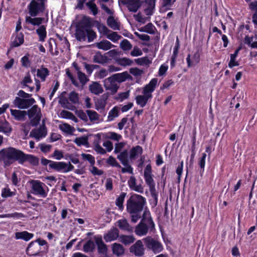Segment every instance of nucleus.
Returning <instances> with one entry per match:
<instances>
[{
    "label": "nucleus",
    "instance_id": "nucleus-1",
    "mask_svg": "<svg viewBox=\"0 0 257 257\" xmlns=\"http://www.w3.org/2000/svg\"><path fill=\"white\" fill-rule=\"evenodd\" d=\"M0 161H3L6 166H9L17 161L20 164L28 162L36 166L39 164V159L32 155L26 154L22 151L13 147H9L0 151Z\"/></svg>",
    "mask_w": 257,
    "mask_h": 257
},
{
    "label": "nucleus",
    "instance_id": "nucleus-2",
    "mask_svg": "<svg viewBox=\"0 0 257 257\" xmlns=\"http://www.w3.org/2000/svg\"><path fill=\"white\" fill-rule=\"evenodd\" d=\"M147 206L146 198L139 194H132L126 201V210L130 215L131 222L137 223L140 220L139 214L146 208Z\"/></svg>",
    "mask_w": 257,
    "mask_h": 257
},
{
    "label": "nucleus",
    "instance_id": "nucleus-3",
    "mask_svg": "<svg viewBox=\"0 0 257 257\" xmlns=\"http://www.w3.org/2000/svg\"><path fill=\"white\" fill-rule=\"evenodd\" d=\"M94 24L88 16H84L76 25L75 38L79 41H84L86 38L91 42L97 37L96 32L92 29Z\"/></svg>",
    "mask_w": 257,
    "mask_h": 257
},
{
    "label": "nucleus",
    "instance_id": "nucleus-4",
    "mask_svg": "<svg viewBox=\"0 0 257 257\" xmlns=\"http://www.w3.org/2000/svg\"><path fill=\"white\" fill-rule=\"evenodd\" d=\"M47 0H32L28 5V13L31 17H37L42 14L46 9Z\"/></svg>",
    "mask_w": 257,
    "mask_h": 257
},
{
    "label": "nucleus",
    "instance_id": "nucleus-5",
    "mask_svg": "<svg viewBox=\"0 0 257 257\" xmlns=\"http://www.w3.org/2000/svg\"><path fill=\"white\" fill-rule=\"evenodd\" d=\"M117 158L120 161L121 163L125 167L121 168L122 173H128L133 174V168L129 164L128 154L127 150H124L121 152L119 155H117Z\"/></svg>",
    "mask_w": 257,
    "mask_h": 257
},
{
    "label": "nucleus",
    "instance_id": "nucleus-6",
    "mask_svg": "<svg viewBox=\"0 0 257 257\" xmlns=\"http://www.w3.org/2000/svg\"><path fill=\"white\" fill-rule=\"evenodd\" d=\"M146 247L152 250L154 253H157L163 249L162 244L158 240L151 237H147L144 239Z\"/></svg>",
    "mask_w": 257,
    "mask_h": 257
},
{
    "label": "nucleus",
    "instance_id": "nucleus-7",
    "mask_svg": "<svg viewBox=\"0 0 257 257\" xmlns=\"http://www.w3.org/2000/svg\"><path fill=\"white\" fill-rule=\"evenodd\" d=\"M35 102L36 101L33 98L24 99L19 97H16L13 103L15 107L19 109H27Z\"/></svg>",
    "mask_w": 257,
    "mask_h": 257
},
{
    "label": "nucleus",
    "instance_id": "nucleus-8",
    "mask_svg": "<svg viewBox=\"0 0 257 257\" xmlns=\"http://www.w3.org/2000/svg\"><path fill=\"white\" fill-rule=\"evenodd\" d=\"M143 214H139L141 221L137 225H155L151 213L148 207L142 211Z\"/></svg>",
    "mask_w": 257,
    "mask_h": 257
},
{
    "label": "nucleus",
    "instance_id": "nucleus-9",
    "mask_svg": "<svg viewBox=\"0 0 257 257\" xmlns=\"http://www.w3.org/2000/svg\"><path fill=\"white\" fill-rule=\"evenodd\" d=\"M130 12L136 13L142 6L141 0H120Z\"/></svg>",
    "mask_w": 257,
    "mask_h": 257
},
{
    "label": "nucleus",
    "instance_id": "nucleus-10",
    "mask_svg": "<svg viewBox=\"0 0 257 257\" xmlns=\"http://www.w3.org/2000/svg\"><path fill=\"white\" fill-rule=\"evenodd\" d=\"M157 78H154L152 79L149 83L143 87L142 93L148 96H151L152 98L153 97L152 93L155 91L157 86Z\"/></svg>",
    "mask_w": 257,
    "mask_h": 257
},
{
    "label": "nucleus",
    "instance_id": "nucleus-11",
    "mask_svg": "<svg viewBox=\"0 0 257 257\" xmlns=\"http://www.w3.org/2000/svg\"><path fill=\"white\" fill-rule=\"evenodd\" d=\"M43 185L45 184L40 181L34 180L32 182V188L36 195H39L42 197H46L47 196V193L43 188Z\"/></svg>",
    "mask_w": 257,
    "mask_h": 257
},
{
    "label": "nucleus",
    "instance_id": "nucleus-12",
    "mask_svg": "<svg viewBox=\"0 0 257 257\" xmlns=\"http://www.w3.org/2000/svg\"><path fill=\"white\" fill-rule=\"evenodd\" d=\"M130 252L138 256H141L144 254V247L141 240H138L130 248Z\"/></svg>",
    "mask_w": 257,
    "mask_h": 257
},
{
    "label": "nucleus",
    "instance_id": "nucleus-13",
    "mask_svg": "<svg viewBox=\"0 0 257 257\" xmlns=\"http://www.w3.org/2000/svg\"><path fill=\"white\" fill-rule=\"evenodd\" d=\"M144 176L145 182L148 185L155 184L153 178L152 166L150 164L146 166L144 170Z\"/></svg>",
    "mask_w": 257,
    "mask_h": 257
},
{
    "label": "nucleus",
    "instance_id": "nucleus-14",
    "mask_svg": "<svg viewBox=\"0 0 257 257\" xmlns=\"http://www.w3.org/2000/svg\"><path fill=\"white\" fill-rule=\"evenodd\" d=\"M47 135V131L45 126L40 127L39 129H33L30 133V137L34 138L39 140L40 138L45 137Z\"/></svg>",
    "mask_w": 257,
    "mask_h": 257
},
{
    "label": "nucleus",
    "instance_id": "nucleus-15",
    "mask_svg": "<svg viewBox=\"0 0 257 257\" xmlns=\"http://www.w3.org/2000/svg\"><path fill=\"white\" fill-rule=\"evenodd\" d=\"M109 60L105 54L102 55L100 51L96 52L93 57V62L101 64L107 63Z\"/></svg>",
    "mask_w": 257,
    "mask_h": 257
},
{
    "label": "nucleus",
    "instance_id": "nucleus-16",
    "mask_svg": "<svg viewBox=\"0 0 257 257\" xmlns=\"http://www.w3.org/2000/svg\"><path fill=\"white\" fill-rule=\"evenodd\" d=\"M44 19V18L42 17H33L30 16H27L25 18V22L27 24L38 26L42 24Z\"/></svg>",
    "mask_w": 257,
    "mask_h": 257
},
{
    "label": "nucleus",
    "instance_id": "nucleus-17",
    "mask_svg": "<svg viewBox=\"0 0 257 257\" xmlns=\"http://www.w3.org/2000/svg\"><path fill=\"white\" fill-rule=\"evenodd\" d=\"M66 167V163L64 162H54L53 161L51 164H49V168L58 172L64 173Z\"/></svg>",
    "mask_w": 257,
    "mask_h": 257
},
{
    "label": "nucleus",
    "instance_id": "nucleus-18",
    "mask_svg": "<svg viewBox=\"0 0 257 257\" xmlns=\"http://www.w3.org/2000/svg\"><path fill=\"white\" fill-rule=\"evenodd\" d=\"M24 42V35L22 32L17 33L14 40L11 43L12 48L18 47Z\"/></svg>",
    "mask_w": 257,
    "mask_h": 257
},
{
    "label": "nucleus",
    "instance_id": "nucleus-19",
    "mask_svg": "<svg viewBox=\"0 0 257 257\" xmlns=\"http://www.w3.org/2000/svg\"><path fill=\"white\" fill-rule=\"evenodd\" d=\"M118 231L116 228H113L109 231L104 236V239L106 242L114 240L118 237Z\"/></svg>",
    "mask_w": 257,
    "mask_h": 257
},
{
    "label": "nucleus",
    "instance_id": "nucleus-20",
    "mask_svg": "<svg viewBox=\"0 0 257 257\" xmlns=\"http://www.w3.org/2000/svg\"><path fill=\"white\" fill-rule=\"evenodd\" d=\"M136 103L141 107H144L148 102L149 99H152L151 96H148L146 94L138 95L136 97Z\"/></svg>",
    "mask_w": 257,
    "mask_h": 257
},
{
    "label": "nucleus",
    "instance_id": "nucleus-21",
    "mask_svg": "<svg viewBox=\"0 0 257 257\" xmlns=\"http://www.w3.org/2000/svg\"><path fill=\"white\" fill-rule=\"evenodd\" d=\"M10 111L12 115L17 120H24L27 115V112L25 110L11 109Z\"/></svg>",
    "mask_w": 257,
    "mask_h": 257
},
{
    "label": "nucleus",
    "instance_id": "nucleus-22",
    "mask_svg": "<svg viewBox=\"0 0 257 257\" xmlns=\"http://www.w3.org/2000/svg\"><path fill=\"white\" fill-rule=\"evenodd\" d=\"M49 74L50 71L47 68L42 66L40 68L37 69V76L41 79L42 81H45Z\"/></svg>",
    "mask_w": 257,
    "mask_h": 257
},
{
    "label": "nucleus",
    "instance_id": "nucleus-23",
    "mask_svg": "<svg viewBox=\"0 0 257 257\" xmlns=\"http://www.w3.org/2000/svg\"><path fill=\"white\" fill-rule=\"evenodd\" d=\"M107 98V96L103 94L101 98L98 99L97 101L95 102V105L96 110H100V111L104 110Z\"/></svg>",
    "mask_w": 257,
    "mask_h": 257
},
{
    "label": "nucleus",
    "instance_id": "nucleus-24",
    "mask_svg": "<svg viewBox=\"0 0 257 257\" xmlns=\"http://www.w3.org/2000/svg\"><path fill=\"white\" fill-rule=\"evenodd\" d=\"M113 77H115L116 81L121 83L126 81L127 79L131 78V76L127 71L122 73H116L113 74Z\"/></svg>",
    "mask_w": 257,
    "mask_h": 257
},
{
    "label": "nucleus",
    "instance_id": "nucleus-25",
    "mask_svg": "<svg viewBox=\"0 0 257 257\" xmlns=\"http://www.w3.org/2000/svg\"><path fill=\"white\" fill-rule=\"evenodd\" d=\"M15 235V237L17 239H21L25 241H28L30 240L34 236L33 234L29 233L27 231L16 232Z\"/></svg>",
    "mask_w": 257,
    "mask_h": 257
},
{
    "label": "nucleus",
    "instance_id": "nucleus-26",
    "mask_svg": "<svg viewBox=\"0 0 257 257\" xmlns=\"http://www.w3.org/2000/svg\"><path fill=\"white\" fill-rule=\"evenodd\" d=\"M89 88L91 93L96 95H98L103 91L101 85L96 82H94L92 84H90Z\"/></svg>",
    "mask_w": 257,
    "mask_h": 257
},
{
    "label": "nucleus",
    "instance_id": "nucleus-27",
    "mask_svg": "<svg viewBox=\"0 0 257 257\" xmlns=\"http://www.w3.org/2000/svg\"><path fill=\"white\" fill-rule=\"evenodd\" d=\"M143 152V148L140 146L133 147L130 152V158L135 159L138 154L142 155Z\"/></svg>",
    "mask_w": 257,
    "mask_h": 257
},
{
    "label": "nucleus",
    "instance_id": "nucleus-28",
    "mask_svg": "<svg viewBox=\"0 0 257 257\" xmlns=\"http://www.w3.org/2000/svg\"><path fill=\"white\" fill-rule=\"evenodd\" d=\"M107 25L114 30H119L120 25L113 16H109L107 19Z\"/></svg>",
    "mask_w": 257,
    "mask_h": 257
},
{
    "label": "nucleus",
    "instance_id": "nucleus-29",
    "mask_svg": "<svg viewBox=\"0 0 257 257\" xmlns=\"http://www.w3.org/2000/svg\"><path fill=\"white\" fill-rule=\"evenodd\" d=\"M96 47L99 49H102L105 51L108 50L113 47V45H112L109 41L103 40L97 43Z\"/></svg>",
    "mask_w": 257,
    "mask_h": 257
},
{
    "label": "nucleus",
    "instance_id": "nucleus-30",
    "mask_svg": "<svg viewBox=\"0 0 257 257\" xmlns=\"http://www.w3.org/2000/svg\"><path fill=\"white\" fill-rule=\"evenodd\" d=\"M36 33L39 36V41L44 42L47 36L46 27L44 25H41L37 30Z\"/></svg>",
    "mask_w": 257,
    "mask_h": 257
},
{
    "label": "nucleus",
    "instance_id": "nucleus-31",
    "mask_svg": "<svg viewBox=\"0 0 257 257\" xmlns=\"http://www.w3.org/2000/svg\"><path fill=\"white\" fill-rule=\"evenodd\" d=\"M126 193L122 192L115 200V205L118 207V209L122 211L124 209L123 202L126 196Z\"/></svg>",
    "mask_w": 257,
    "mask_h": 257
},
{
    "label": "nucleus",
    "instance_id": "nucleus-32",
    "mask_svg": "<svg viewBox=\"0 0 257 257\" xmlns=\"http://www.w3.org/2000/svg\"><path fill=\"white\" fill-rule=\"evenodd\" d=\"M113 253L117 256H119L123 254L124 248L123 246L118 243H114L112 245Z\"/></svg>",
    "mask_w": 257,
    "mask_h": 257
},
{
    "label": "nucleus",
    "instance_id": "nucleus-33",
    "mask_svg": "<svg viewBox=\"0 0 257 257\" xmlns=\"http://www.w3.org/2000/svg\"><path fill=\"white\" fill-rule=\"evenodd\" d=\"M96 243L97 245L98 251L103 254H106L107 252V247L103 242L102 239L101 238H97L96 240Z\"/></svg>",
    "mask_w": 257,
    "mask_h": 257
},
{
    "label": "nucleus",
    "instance_id": "nucleus-34",
    "mask_svg": "<svg viewBox=\"0 0 257 257\" xmlns=\"http://www.w3.org/2000/svg\"><path fill=\"white\" fill-rule=\"evenodd\" d=\"M95 22L96 23V27H97L99 33L106 36L110 32V30L104 24H101L97 21H95Z\"/></svg>",
    "mask_w": 257,
    "mask_h": 257
},
{
    "label": "nucleus",
    "instance_id": "nucleus-35",
    "mask_svg": "<svg viewBox=\"0 0 257 257\" xmlns=\"http://www.w3.org/2000/svg\"><path fill=\"white\" fill-rule=\"evenodd\" d=\"M151 193L152 199H154V206H156L158 204V194L155 189V183L148 185Z\"/></svg>",
    "mask_w": 257,
    "mask_h": 257
},
{
    "label": "nucleus",
    "instance_id": "nucleus-36",
    "mask_svg": "<svg viewBox=\"0 0 257 257\" xmlns=\"http://www.w3.org/2000/svg\"><path fill=\"white\" fill-rule=\"evenodd\" d=\"M119 240L121 242L127 245L133 243L135 239L133 235H121Z\"/></svg>",
    "mask_w": 257,
    "mask_h": 257
},
{
    "label": "nucleus",
    "instance_id": "nucleus-37",
    "mask_svg": "<svg viewBox=\"0 0 257 257\" xmlns=\"http://www.w3.org/2000/svg\"><path fill=\"white\" fill-rule=\"evenodd\" d=\"M155 26L151 23H149L146 26L141 28L139 31L141 32H146L150 34H153L155 33Z\"/></svg>",
    "mask_w": 257,
    "mask_h": 257
},
{
    "label": "nucleus",
    "instance_id": "nucleus-38",
    "mask_svg": "<svg viewBox=\"0 0 257 257\" xmlns=\"http://www.w3.org/2000/svg\"><path fill=\"white\" fill-rule=\"evenodd\" d=\"M116 61L118 65L122 66H131L133 63V60L126 57L118 58Z\"/></svg>",
    "mask_w": 257,
    "mask_h": 257
},
{
    "label": "nucleus",
    "instance_id": "nucleus-39",
    "mask_svg": "<svg viewBox=\"0 0 257 257\" xmlns=\"http://www.w3.org/2000/svg\"><path fill=\"white\" fill-rule=\"evenodd\" d=\"M94 2L95 0H89L86 3V6L92 12L93 15L95 16L98 13V8Z\"/></svg>",
    "mask_w": 257,
    "mask_h": 257
},
{
    "label": "nucleus",
    "instance_id": "nucleus-40",
    "mask_svg": "<svg viewBox=\"0 0 257 257\" xmlns=\"http://www.w3.org/2000/svg\"><path fill=\"white\" fill-rule=\"evenodd\" d=\"M148 231V226H136L135 233L139 236L145 235Z\"/></svg>",
    "mask_w": 257,
    "mask_h": 257
},
{
    "label": "nucleus",
    "instance_id": "nucleus-41",
    "mask_svg": "<svg viewBox=\"0 0 257 257\" xmlns=\"http://www.w3.org/2000/svg\"><path fill=\"white\" fill-rule=\"evenodd\" d=\"M240 48H238L237 49H236L234 53V54H232L230 56V60L228 64V66L229 67L231 68L235 66H238L239 65L237 61H235V59L236 57L237 56L238 53L239 51L240 50Z\"/></svg>",
    "mask_w": 257,
    "mask_h": 257
},
{
    "label": "nucleus",
    "instance_id": "nucleus-42",
    "mask_svg": "<svg viewBox=\"0 0 257 257\" xmlns=\"http://www.w3.org/2000/svg\"><path fill=\"white\" fill-rule=\"evenodd\" d=\"M74 142L78 146H86L88 144V138L87 137H81L76 138Z\"/></svg>",
    "mask_w": 257,
    "mask_h": 257
},
{
    "label": "nucleus",
    "instance_id": "nucleus-43",
    "mask_svg": "<svg viewBox=\"0 0 257 257\" xmlns=\"http://www.w3.org/2000/svg\"><path fill=\"white\" fill-rule=\"evenodd\" d=\"M132 47V45L127 39H123L120 43V47L124 51L130 50Z\"/></svg>",
    "mask_w": 257,
    "mask_h": 257
},
{
    "label": "nucleus",
    "instance_id": "nucleus-44",
    "mask_svg": "<svg viewBox=\"0 0 257 257\" xmlns=\"http://www.w3.org/2000/svg\"><path fill=\"white\" fill-rule=\"evenodd\" d=\"M106 37L107 39L114 43L116 42L122 38L120 35H118L117 33L115 32H112L110 34L108 33L106 35Z\"/></svg>",
    "mask_w": 257,
    "mask_h": 257
},
{
    "label": "nucleus",
    "instance_id": "nucleus-45",
    "mask_svg": "<svg viewBox=\"0 0 257 257\" xmlns=\"http://www.w3.org/2000/svg\"><path fill=\"white\" fill-rule=\"evenodd\" d=\"M106 163L111 167H115L118 168H121L120 165L116 161L115 159L112 156H110L106 160Z\"/></svg>",
    "mask_w": 257,
    "mask_h": 257
},
{
    "label": "nucleus",
    "instance_id": "nucleus-46",
    "mask_svg": "<svg viewBox=\"0 0 257 257\" xmlns=\"http://www.w3.org/2000/svg\"><path fill=\"white\" fill-rule=\"evenodd\" d=\"M79 95L75 91L71 92L69 94V100L73 104H77L79 103Z\"/></svg>",
    "mask_w": 257,
    "mask_h": 257
},
{
    "label": "nucleus",
    "instance_id": "nucleus-47",
    "mask_svg": "<svg viewBox=\"0 0 257 257\" xmlns=\"http://www.w3.org/2000/svg\"><path fill=\"white\" fill-rule=\"evenodd\" d=\"M82 159L85 161H88L91 166H93L95 164V158L92 155L89 154L82 153L81 155Z\"/></svg>",
    "mask_w": 257,
    "mask_h": 257
},
{
    "label": "nucleus",
    "instance_id": "nucleus-48",
    "mask_svg": "<svg viewBox=\"0 0 257 257\" xmlns=\"http://www.w3.org/2000/svg\"><path fill=\"white\" fill-rule=\"evenodd\" d=\"M30 55L29 54H26L21 59L22 66L25 68H28L31 66V61L29 59Z\"/></svg>",
    "mask_w": 257,
    "mask_h": 257
},
{
    "label": "nucleus",
    "instance_id": "nucleus-49",
    "mask_svg": "<svg viewBox=\"0 0 257 257\" xmlns=\"http://www.w3.org/2000/svg\"><path fill=\"white\" fill-rule=\"evenodd\" d=\"M106 138L112 140L118 141L122 138V136L115 132H110L107 133Z\"/></svg>",
    "mask_w": 257,
    "mask_h": 257
},
{
    "label": "nucleus",
    "instance_id": "nucleus-50",
    "mask_svg": "<svg viewBox=\"0 0 257 257\" xmlns=\"http://www.w3.org/2000/svg\"><path fill=\"white\" fill-rule=\"evenodd\" d=\"M86 112L89 117V119L91 121L97 120L98 119V114L96 111L92 110H87Z\"/></svg>",
    "mask_w": 257,
    "mask_h": 257
},
{
    "label": "nucleus",
    "instance_id": "nucleus-51",
    "mask_svg": "<svg viewBox=\"0 0 257 257\" xmlns=\"http://www.w3.org/2000/svg\"><path fill=\"white\" fill-rule=\"evenodd\" d=\"M176 0H162V8L160 9V12L163 11L164 12L167 11L169 9L165 8L167 6H170L176 2Z\"/></svg>",
    "mask_w": 257,
    "mask_h": 257
},
{
    "label": "nucleus",
    "instance_id": "nucleus-52",
    "mask_svg": "<svg viewBox=\"0 0 257 257\" xmlns=\"http://www.w3.org/2000/svg\"><path fill=\"white\" fill-rule=\"evenodd\" d=\"M95 248V244L93 241L89 240L84 245L83 249L85 252L92 251Z\"/></svg>",
    "mask_w": 257,
    "mask_h": 257
},
{
    "label": "nucleus",
    "instance_id": "nucleus-53",
    "mask_svg": "<svg viewBox=\"0 0 257 257\" xmlns=\"http://www.w3.org/2000/svg\"><path fill=\"white\" fill-rule=\"evenodd\" d=\"M78 78L80 82L82 85H85L86 82L89 80L86 75L84 73L82 72L81 71L77 72Z\"/></svg>",
    "mask_w": 257,
    "mask_h": 257
},
{
    "label": "nucleus",
    "instance_id": "nucleus-54",
    "mask_svg": "<svg viewBox=\"0 0 257 257\" xmlns=\"http://www.w3.org/2000/svg\"><path fill=\"white\" fill-rule=\"evenodd\" d=\"M15 195V192L11 191L9 188H5L2 190V196L4 198L12 197Z\"/></svg>",
    "mask_w": 257,
    "mask_h": 257
},
{
    "label": "nucleus",
    "instance_id": "nucleus-55",
    "mask_svg": "<svg viewBox=\"0 0 257 257\" xmlns=\"http://www.w3.org/2000/svg\"><path fill=\"white\" fill-rule=\"evenodd\" d=\"M206 153H203L202 154V156L200 159L199 162V165L201 168L200 172H204V167L205 165V159L206 158Z\"/></svg>",
    "mask_w": 257,
    "mask_h": 257
},
{
    "label": "nucleus",
    "instance_id": "nucleus-56",
    "mask_svg": "<svg viewBox=\"0 0 257 257\" xmlns=\"http://www.w3.org/2000/svg\"><path fill=\"white\" fill-rule=\"evenodd\" d=\"M38 106L37 105H33L30 109L28 110L27 114L28 117L30 118L33 117L34 115H36L37 110H38Z\"/></svg>",
    "mask_w": 257,
    "mask_h": 257
},
{
    "label": "nucleus",
    "instance_id": "nucleus-57",
    "mask_svg": "<svg viewBox=\"0 0 257 257\" xmlns=\"http://www.w3.org/2000/svg\"><path fill=\"white\" fill-rule=\"evenodd\" d=\"M135 61L140 65H148L151 63V61L147 57L138 58L135 59Z\"/></svg>",
    "mask_w": 257,
    "mask_h": 257
},
{
    "label": "nucleus",
    "instance_id": "nucleus-58",
    "mask_svg": "<svg viewBox=\"0 0 257 257\" xmlns=\"http://www.w3.org/2000/svg\"><path fill=\"white\" fill-rule=\"evenodd\" d=\"M108 75L107 71L105 69H102L95 73V77L97 79H102Z\"/></svg>",
    "mask_w": 257,
    "mask_h": 257
},
{
    "label": "nucleus",
    "instance_id": "nucleus-59",
    "mask_svg": "<svg viewBox=\"0 0 257 257\" xmlns=\"http://www.w3.org/2000/svg\"><path fill=\"white\" fill-rule=\"evenodd\" d=\"M39 148L40 150L44 153H47L50 151L52 146L50 145H47L44 143L39 144Z\"/></svg>",
    "mask_w": 257,
    "mask_h": 257
},
{
    "label": "nucleus",
    "instance_id": "nucleus-60",
    "mask_svg": "<svg viewBox=\"0 0 257 257\" xmlns=\"http://www.w3.org/2000/svg\"><path fill=\"white\" fill-rule=\"evenodd\" d=\"M76 114L81 120L85 122L88 121V118L85 113L82 110H77L75 111Z\"/></svg>",
    "mask_w": 257,
    "mask_h": 257
},
{
    "label": "nucleus",
    "instance_id": "nucleus-61",
    "mask_svg": "<svg viewBox=\"0 0 257 257\" xmlns=\"http://www.w3.org/2000/svg\"><path fill=\"white\" fill-rule=\"evenodd\" d=\"M32 82V80L31 78L30 74L28 73L21 81V84L23 85L22 88H24V86H27L28 83H31Z\"/></svg>",
    "mask_w": 257,
    "mask_h": 257
},
{
    "label": "nucleus",
    "instance_id": "nucleus-62",
    "mask_svg": "<svg viewBox=\"0 0 257 257\" xmlns=\"http://www.w3.org/2000/svg\"><path fill=\"white\" fill-rule=\"evenodd\" d=\"M92 166V169H90V171L93 175L100 176L103 174L104 172L101 170H99L96 167L93 166Z\"/></svg>",
    "mask_w": 257,
    "mask_h": 257
},
{
    "label": "nucleus",
    "instance_id": "nucleus-63",
    "mask_svg": "<svg viewBox=\"0 0 257 257\" xmlns=\"http://www.w3.org/2000/svg\"><path fill=\"white\" fill-rule=\"evenodd\" d=\"M104 86L106 90H110L112 93H115L118 88V86L115 83L112 84H108L107 86L105 85Z\"/></svg>",
    "mask_w": 257,
    "mask_h": 257
},
{
    "label": "nucleus",
    "instance_id": "nucleus-64",
    "mask_svg": "<svg viewBox=\"0 0 257 257\" xmlns=\"http://www.w3.org/2000/svg\"><path fill=\"white\" fill-rule=\"evenodd\" d=\"M142 54V51L138 47H135L131 52V55L133 57L141 56Z\"/></svg>",
    "mask_w": 257,
    "mask_h": 257
}]
</instances>
